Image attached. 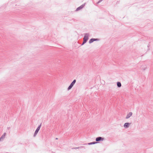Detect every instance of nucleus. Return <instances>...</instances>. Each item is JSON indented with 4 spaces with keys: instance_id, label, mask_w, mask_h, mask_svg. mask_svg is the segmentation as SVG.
<instances>
[{
    "instance_id": "12",
    "label": "nucleus",
    "mask_w": 153,
    "mask_h": 153,
    "mask_svg": "<svg viewBox=\"0 0 153 153\" xmlns=\"http://www.w3.org/2000/svg\"><path fill=\"white\" fill-rule=\"evenodd\" d=\"M84 148V149H85V147L84 146H80V147H78L74 148V149H79V148Z\"/></svg>"
},
{
    "instance_id": "10",
    "label": "nucleus",
    "mask_w": 153,
    "mask_h": 153,
    "mask_svg": "<svg viewBox=\"0 0 153 153\" xmlns=\"http://www.w3.org/2000/svg\"><path fill=\"white\" fill-rule=\"evenodd\" d=\"M98 143V142L94 141V142H93L88 143V144L89 145H91L97 143Z\"/></svg>"
},
{
    "instance_id": "1",
    "label": "nucleus",
    "mask_w": 153,
    "mask_h": 153,
    "mask_svg": "<svg viewBox=\"0 0 153 153\" xmlns=\"http://www.w3.org/2000/svg\"><path fill=\"white\" fill-rule=\"evenodd\" d=\"M42 125V123H41L40 125H39L38 126L37 128L36 129L35 131V133H34V134L33 135V137H36L37 134L38 133V132L39 131V130L40 128L41 127Z\"/></svg>"
},
{
    "instance_id": "4",
    "label": "nucleus",
    "mask_w": 153,
    "mask_h": 153,
    "mask_svg": "<svg viewBox=\"0 0 153 153\" xmlns=\"http://www.w3.org/2000/svg\"><path fill=\"white\" fill-rule=\"evenodd\" d=\"M100 40V39L97 38H91L90 39L89 43L90 44L91 43L95 41H99Z\"/></svg>"
},
{
    "instance_id": "2",
    "label": "nucleus",
    "mask_w": 153,
    "mask_h": 153,
    "mask_svg": "<svg viewBox=\"0 0 153 153\" xmlns=\"http://www.w3.org/2000/svg\"><path fill=\"white\" fill-rule=\"evenodd\" d=\"M76 82V80L75 79L72 82L70 85L68 87V90H70L73 87Z\"/></svg>"
},
{
    "instance_id": "3",
    "label": "nucleus",
    "mask_w": 153,
    "mask_h": 153,
    "mask_svg": "<svg viewBox=\"0 0 153 153\" xmlns=\"http://www.w3.org/2000/svg\"><path fill=\"white\" fill-rule=\"evenodd\" d=\"M89 33H85L84 34V36L83 38V40L88 41V40L89 39Z\"/></svg>"
},
{
    "instance_id": "6",
    "label": "nucleus",
    "mask_w": 153,
    "mask_h": 153,
    "mask_svg": "<svg viewBox=\"0 0 153 153\" xmlns=\"http://www.w3.org/2000/svg\"><path fill=\"white\" fill-rule=\"evenodd\" d=\"M85 3H84V4H82V5H81L80 6H79V7H78L76 9L75 11H78L80 10L81 9H82L85 6Z\"/></svg>"
},
{
    "instance_id": "9",
    "label": "nucleus",
    "mask_w": 153,
    "mask_h": 153,
    "mask_svg": "<svg viewBox=\"0 0 153 153\" xmlns=\"http://www.w3.org/2000/svg\"><path fill=\"white\" fill-rule=\"evenodd\" d=\"M6 134V133H4L1 136V137H0V140L1 139V140L2 141L5 138V136Z\"/></svg>"
},
{
    "instance_id": "13",
    "label": "nucleus",
    "mask_w": 153,
    "mask_h": 153,
    "mask_svg": "<svg viewBox=\"0 0 153 153\" xmlns=\"http://www.w3.org/2000/svg\"><path fill=\"white\" fill-rule=\"evenodd\" d=\"M87 42V41H86L83 40L82 43L81 44V45H84L85 43H86Z\"/></svg>"
},
{
    "instance_id": "11",
    "label": "nucleus",
    "mask_w": 153,
    "mask_h": 153,
    "mask_svg": "<svg viewBox=\"0 0 153 153\" xmlns=\"http://www.w3.org/2000/svg\"><path fill=\"white\" fill-rule=\"evenodd\" d=\"M117 86L118 87H120L121 86V84L120 82H117Z\"/></svg>"
},
{
    "instance_id": "7",
    "label": "nucleus",
    "mask_w": 153,
    "mask_h": 153,
    "mask_svg": "<svg viewBox=\"0 0 153 153\" xmlns=\"http://www.w3.org/2000/svg\"><path fill=\"white\" fill-rule=\"evenodd\" d=\"M131 124V123H126L124 125V127L126 128H128L129 127V125Z\"/></svg>"
},
{
    "instance_id": "8",
    "label": "nucleus",
    "mask_w": 153,
    "mask_h": 153,
    "mask_svg": "<svg viewBox=\"0 0 153 153\" xmlns=\"http://www.w3.org/2000/svg\"><path fill=\"white\" fill-rule=\"evenodd\" d=\"M132 114V112H129L127 115L126 117V119L129 118Z\"/></svg>"
},
{
    "instance_id": "18",
    "label": "nucleus",
    "mask_w": 153,
    "mask_h": 153,
    "mask_svg": "<svg viewBox=\"0 0 153 153\" xmlns=\"http://www.w3.org/2000/svg\"><path fill=\"white\" fill-rule=\"evenodd\" d=\"M149 45H148V47H149Z\"/></svg>"
},
{
    "instance_id": "5",
    "label": "nucleus",
    "mask_w": 153,
    "mask_h": 153,
    "mask_svg": "<svg viewBox=\"0 0 153 153\" xmlns=\"http://www.w3.org/2000/svg\"><path fill=\"white\" fill-rule=\"evenodd\" d=\"M104 139V138L101 137H97L96 139V142H97L100 141H102Z\"/></svg>"
},
{
    "instance_id": "15",
    "label": "nucleus",
    "mask_w": 153,
    "mask_h": 153,
    "mask_svg": "<svg viewBox=\"0 0 153 153\" xmlns=\"http://www.w3.org/2000/svg\"><path fill=\"white\" fill-rule=\"evenodd\" d=\"M143 66H141V68L143 69V70H145V69L143 68Z\"/></svg>"
},
{
    "instance_id": "16",
    "label": "nucleus",
    "mask_w": 153,
    "mask_h": 153,
    "mask_svg": "<svg viewBox=\"0 0 153 153\" xmlns=\"http://www.w3.org/2000/svg\"><path fill=\"white\" fill-rule=\"evenodd\" d=\"M56 139L57 140L58 139V138H56Z\"/></svg>"
},
{
    "instance_id": "14",
    "label": "nucleus",
    "mask_w": 153,
    "mask_h": 153,
    "mask_svg": "<svg viewBox=\"0 0 153 153\" xmlns=\"http://www.w3.org/2000/svg\"><path fill=\"white\" fill-rule=\"evenodd\" d=\"M103 0H100L97 2V4H98L100 2H101Z\"/></svg>"
},
{
    "instance_id": "19",
    "label": "nucleus",
    "mask_w": 153,
    "mask_h": 153,
    "mask_svg": "<svg viewBox=\"0 0 153 153\" xmlns=\"http://www.w3.org/2000/svg\"><path fill=\"white\" fill-rule=\"evenodd\" d=\"M2 141V140H1V139H0V141Z\"/></svg>"
},
{
    "instance_id": "17",
    "label": "nucleus",
    "mask_w": 153,
    "mask_h": 153,
    "mask_svg": "<svg viewBox=\"0 0 153 153\" xmlns=\"http://www.w3.org/2000/svg\"><path fill=\"white\" fill-rule=\"evenodd\" d=\"M149 45H148V47H149Z\"/></svg>"
}]
</instances>
